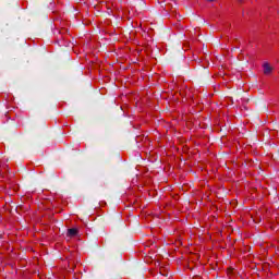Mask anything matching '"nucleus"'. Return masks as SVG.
Returning a JSON list of instances; mask_svg holds the SVG:
<instances>
[{"label": "nucleus", "mask_w": 279, "mask_h": 279, "mask_svg": "<svg viewBox=\"0 0 279 279\" xmlns=\"http://www.w3.org/2000/svg\"><path fill=\"white\" fill-rule=\"evenodd\" d=\"M263 69H264V75H271V73H274V66H271L269 62H265L263 64Z\"/></svg>", "instance_id": "1"}, {"label": "nucleus", "mask_w": 279, "mask_h": 279, "mask_svg": "<svg viewBox=\"0 0 279 279\" xmlns=\"http://www.w3.org/2000/svg\"><path fill=\"white\" fill-rule=\"evenodd\" d=\"M77 234H80V229L77 228H71V229H68V236H77Z\"/></svg>", "instance_id": "2"}, {"label": "nucleus", "mask_w": 279, "mask_h": 279, "mask_svg": "<svg viewBox=\"0 0 279 279\" xmlns=\"http://www.w3.org/2000/svg\"><path fill=\"white\" fill-rule=\"evenodd\" d=\"M159 272L161 274V276H169V267H160Z\"/></svg>", "instance_id": "3"}, {"label": "nucleus", "mask_w": 279, "mask_h": 279, "mask_svg": "<svg viewBox=\"0 0 279 279\" xmlns=\"http://www.w3.org/2000/svg\"><path fill=\"white\" fill-rule=\"evenodd\" d=\"M233 274H234V268L229 267V268L227 269V275L230 277V276H233Z\"/></svg>", "instance_id": "4"}, {"label": "nucleus", "mask_w": 279, "mask_h": 279, "mask_svg": "<svg viewBox=\"0 0 279 279\" xmlns=\"http://www.w3.org/2000/svg\"><path fill=\"white\" fill-rule=\"evenodd\" d=\"M64 47H69V41L65 43V44H62Z\"/></svg>", "instance_id": "5"}, {"label": "nucleus", "mask_w": 279, "mask_h": 279, "mask_svg": "<svg viewBox=\"0 0 279 279\" xmlns=\"http://www.w3.org/2000/svg\"><path fill=\"white\" fill-rule=\"evenodd\" d=\"M206 1H208V3H213V1H215V0H206Z\"/></svg>", "instance_id": "6"}]
</instances>
